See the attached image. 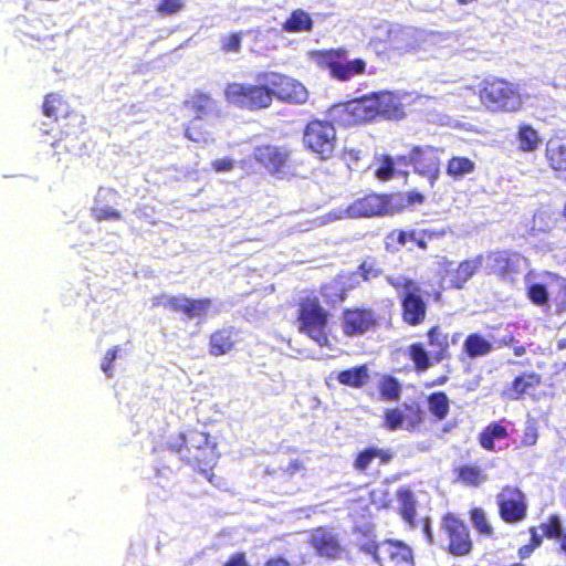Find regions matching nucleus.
Listing matches in <instances>:
<instances>
[{"label":"nucleus","mask_w":566,"mask_h":566,"mask_svg":"<svg viewBox=\"0 0 566 566\" xmlns=\"http://www.w3.org/2000/svg\"><path fill=\"white\" fill-rule=\"evenodd\" d=\"M463 348L469 357L478 358L489 355L493 349V345L482 335L474 333L467 337Z\"/></svg>","instance_id":"nucleus-26"},{"label":"nucleus","mask_w":566,"mask_h":566,"mask_svg":"<svg viewBox=\"0 0 566 566\" xmlns=\"http://www.w3.org/2000/svg\"><path fill=\"white\" fill-rule=\"evenodd\" d=\"M471 521L479 533L486 536L492 535V526L490 525L485 512L482 509H473L471 511Z\"/></svg>","instance_id":"nucleus-42"},{"label":"nucleus","mask_w":566,"mask_h":566,"mask_svg":"<svg viewBox=\"0 0 566 566\" xmlns=\"http://www.w3.org/2000/svg\"><path fill=\"white\" fill-rule=\"evenodd\" d=\"M443 530L449 536V549L453 555H465L471 551L472 543L467 526L454 515L443 517Z\"/></svg>","instance_id":"nucleus-16"},{"label":"nucleus","mask_w":566,"mask_h":566,"mask_svg":"<svg viewBox=\"0 0 566 566\" xmlns=\"http://www.w3.org/2000/svg\"><path fill=\"white\" fill-rule=\"evenodd\" d=\"M211 167L217 172H227L233 169L234 161L230 158H218L211 163Z\"/></svg>","instance_id":"nucleus-52"},{"label":"nucleus","mask_w":566,"mask_h":566,"mask_svg":"<svg viewBox=\"0 0 566 566\" xmlns=\"http://www.w3.org/2000/svg\"><path fill=\"white\" fill-rule=\"evenodd\" d=\"M240 329L232 325L221 326L208 336V353L212 357L228 355L237 349L241 340Z\"/></svg>","instance_id":"nucleus-15"},{"label":"nucleus","mask_w":566,"mask_h":566,"mask_svg":"<svg viewBox=\"0 0 566 566\" xmlns=\"http://www.w3.org/2000/svg\"><path fill=\"white\" fill-rule=\"evenodd\" d=\"M216 102L210 93L196 91L188 99L184 102V106L195 113L196 119H202L213 108Z\"/></svg>","instance_id":"nucleus-22"},{"label":"nucleus","mask_w":566,"mask_h":566,"mask_svg":"<svg viewBox=\"0 0 566 566\" xmlns=\"http://www.w3.org/2000/svg\"><path fill=\"white\" fill-rule=\"evenodd\" d=\"M410 356L419 370H426L430 366L428 353L421 344L410 346Z\"/></svg>","instance_id":"nucleus-44"},{"label":"nucleus","mask_w":566,"mask_h":566,"mask_svg":"<svg viewBox=\"0 0 566 566\" xmlns=\"http://www.w3.org/2000/svg\"><path fill=\"white\" fill-rule=\"evenodd\" d=\"M518 148L522 151H535L542 144V139L532 126L521 125L517 132Z\"/></svg>","instance_id":"nucleus-27"},{"label":"nucleus","mask_w":566,"mask_h":566,"mask_svg":"<svg viewBox=\"0 0 566 566\" xmlns=\"http://www.w3.org/2000/svg\"><path fill=\"white\" fill-rule=\"evenodd\" d=\"M293 306L298 333L314 340L319 347L329 346V312L323 306L319 297L314 293L305 294L295 301Z\"/></svg>","instance_id":"nucleus-3"},{"label":"nucleus","mask_w":566,"mask_h":566,"mask_svg":"<svg viewBox=\"0 0 566 566\" xmlns=\"http://www.w3.org/2000/svg\"><path fill=\"white\" fill-rule=\"evenodd\" d=\"M336 378L343 385L354 386V368L338 373Z\"/></svg>","instance_id":"nucleus-56"},{"label":"nucleus","mask_w":566,"mask_h":566,"mask_svg":"<svg viewBox=\"0 0 566 566\" xmlns=\"http://www.w3.org/2000/svg\"><path fill=\"white\" fill-rule=\"evenodd\" d=\"M282 29L289 33L308 32L313 29V20L307 12L296 9L284 21Z\"/></svg>","instance_id":"nucleus-25"},{"label":"nucleus","mask_w":566,"mask_h":566,"mask_svg":"<svg viewBox=\"0 0 566 566\" xmlns=\"http://www.w3.org/2000/svg\"><path fill=\"white\" fill-rule=\"evenodd\" d=\"M387 281L391 286L399 291L400 297H403V295L413 291H421L420 286L416 282L401 275L388 276Z\"/></svg>","instance_id":"nucleus-38"},{"label":"nucleus","mask_w":566,"mask_h":566,"mask_svg":"<svg viewBox=\"0 0 566 566\" xmlns=\"http://www.w3.org/2000/svg\"><path fill=\"white\" fill-rule=\"evenodd\" d=\"M412 235L413 234H410V231L394 230L387 235V244H390L391 242H397L400 245H407L408 238Z\"/></svg>","instance_id":"nucleus-51"},{"label":"nucleus","mask_w":566,"mask_h":566,"mask_svg":"<svg viewBox=\"0 0 566 566\" xmlns=\"http://www.w3.org/2000/svg\"><path fill=\"white\" fill-rule=\"evenodd\" d=\"M356 274H359L363 276L364 280H369L371 277H376L378 275V271L374 269L371 263L364 262L358 271H356Z\"/></svg>","instance_id":"nucleus-55"},{"label":"nucleus","mask_w":566,"mask_h":566,"mask_svg":"<svg viewBox=\"0 0 566 566\" xmlns=\"http://www.w3.org/2000/svg\"><path fill=\"white\" fill-rule=\"evenodd\" d=\"M422 530H423V533L428 539L429 543L432 542V532H431V527H430V520L428 517H424L422 520Z\"/></svg>","instance_id":"nucleus-62"},{"label":"nucleus","mask_w":566,"mask_h":566,"mask_svg":"<svg viewBox=\"0 0 566 566\" xmlns=\"http://www.w3.org/2000/svg\"><path fill=\"white\" fill-rule=\"evenodd\" d=\"M428 337L430 346L437 348V350L433 352L434 359L437 361H441L447 357V349L449 346L448 336L442 333L439 327H433L429 331Z\"/></svg>","instance_id":"nucleus-31"},{"label":"nucleus","mask_w":566,"mask_h":566,"mask_svg":"<svg viewBox=\"0 0 566 566\" xmlns=\"http://www.w3.org/2000/svg\"><path fill=\"white\" fill-rule=\"evenodd\" d=\"M199 119L193 118L188 123V125L185 128V136L195 143H206L208 132L203 127L202 124L198 122Z\"/></svg>","instance_id":"nucleus-40"},{"label":"nucleus","mask_w":566,"mask_h":566,"mask_svg":"<svg viewBox=\"0 0 566 566\" xmlns=\"http://www.w3.org/2000/svg\"><path fill=\"white\" fill-rule=\"evenodd\" d=\"M501 518L506 523H517L526 517L527 503L525 494L517 488L505 486L496 495Z\"/></svg>","instance_id":"nucleus-11"},{"label":"nucleus","mask_w":566,"mask_h":566,"mask_svg":"<svg viewBox=\"0 0 566 566\" xmlns=\"http://www.w3.org/2000/svg\"><path fill=\"white\" fill-rule=\"evenodd\" d=\"M184 8L182 0H160L157 4V12L163 15H171Z\"/></svg>","instance_id":"nucleus-49"},{"label":"nucleus","mask_w":566,"mask_h":566,"mask_svg":"<svg viewBox=\"0 0 566 566\" xmlns=\"http://www.w3.org/2000/svg\"><path fill=\"white\" fill-rule=\"evenodd\" d=\"M401 114L390 93L356 96V124L370 122L377 116L398 118Z\"/></svg>","instance_id":"nucleus-8"},{"label":"nucleus","mask_w":566,"mask_h":566,"mask_svg":"<svg viewBox=\"0 0 566 566\" xmlns=\"http://www.w3.org/2000/svg\"><path fill=\"white\" fill-rule=\"evenodd\" d=\"M537 436L535 432H526L523 442L527 446H533L536 442Z\"/></svg>","instance_id":"nucleus-64"},{"label":"nucleus","mask_w":566,"mask_h":566,"mask_svg":"<svg viewBox=\"0 0 566 566\" xmlns=\"http://www.w3.org/2000/svg\"><path fill=\"white\" fill-rule=\"evenodd\" d=\"M344 325L343 329L345 335L353 336L354 335V312L350 310L344 311Z\"/></svg>","instance_id":"nucleus-54"},{"label":"nucleus","mask_w":566,"mask_h":566,"mask_svg":"<svg viewBox=\"0 0 566 566\" xmlns=\"http://www.w3.org/2000/svg\"><path fill=\"white\" fill-rule=\"evenodd\" d=\"M380 394L384 399L396 400L400 395V385L392 377H382L379 381Z\"/></svg>","instance_id":"nucleus-39"},{"label":"nucleus","mask_w":566,"mask_h":566,"mask_svg":"<svg viewBox=\"0 0 566 566\" xmlns=\"http://www.w3.org/2000/svg\"><path fill=\"white\" fill-rule=\"evenodd\" d=\"M403 417V426L405 429L408 431L416 430L422 422V411L420 410L419 407L405 406Z\"/></svg>","instance_id":"nucleus-43"},{"label":"nucleus","mask_w":566,"mask_h":566,"mask_svg":"<svg viewBox=\"0 0 566 566\" xmlns=\"http://www.w3.org/2000/svg\"><path fill=\"white\" fill-rule=\"evenodd\" d=\"M546 157L551 167L566 180V136L549 139L546 145Z\"/></svg>","instance_id":"nucleus-20"},{"label":"nucleus","mask_w":566,"mask_h":566,"mask_svg":"<svg viewBox=\"0 0 566 566\" xmlns=\"http://www.w3.org/2000/svg\"><path fill=\"white\" fill-rule=\"evenodd\" d=\"M312 60L319 70L327 71L337 81H348L354 75V62L349 61L345 49L317 50L312 52Z\"/></svg>","instance_id":"nucleus-10"},{"label":"nucleus","mask_w":566,"mask_h":566,"mask_svg":"<svg viewBox=\"0 0 566 566\" xmlns=\"http://www.w3.org/2000/svg\"><path fill=\"white\" fill-rule=\"evenodd\" d=\"M421 291H413L401 297L402 317L409 325H418L423 322L427 305L420 295Z\"/></svg>","instance_id":"nucleus-19"},{"label":"nucleus","mask_w":566,"mask_h":566,"mask_svg":"<svg viewBox=\"0 0 566 566\" xmlns=\"http://www.w3.org/2000/svg\"><path fill=\"white\" fill-rule=\"evenodd\" d=\"M403 419V410L400 409H389L385 413L386 426L390 430L405 429Z\"/></svg>","instance_id":"nucleus-47"},{"label":"nucleus","mask_w":566,"mask_h":566,"mask_svg":"<svg viewBox=\"0 0 566 566\" xmlns=\"http://www.w3.org/2000/svg\"><path fill=\"white\" fill-rule=\"evenodd\" d=\"M387 32L389 50L399 54L417 52L427 38L424 31L408 27L391 28Z\"/></svg>","instance_id":"nucleus-12"},{"label":"nucleus","mask_w":566,"mask_h":566,"mask_svg":"<svg viewBox=\"0 0 566 566\" xmlns=\"http://www.w3.org/2000/svg\"><path fill=\"white\" fill-rule=\"evenodd\" d=\"M411 160L415 171L427 177L430 185L439 178V158L432 149L415 147L411 151Z\"/></svg>","instance_id":"nucleus-18"},{"label":"nucleus","mask_w":566,"mask_h":566,"mask_svg":"<svg viewBox=\"0 0 566 566\" xmlns=\"http://www.w3.org/2000/svg\"><path fill=\"white\" fill-rule=\"evenodd\" d=\"M42 114L55 123H59L62 119L76 120L80 117L76 111L71 107L64 95L55 92L49 93L44 96Z\"/></svg>","instance_id":"nucleus-17"},{"label":"nucleus","mask_w":566,"mask_h":566,"mask_svg":"<svg viewBox=\"0 0 566 566\" xmlns=\"http://www.w3.org/2000/svg\"><path fill=\"white\" fill-rule=\"evenodd\" d=\"M376 324L373 312L356 308V334L368 332L375 328Z\"/></svg>","instance_id":"nucleus-41"},{"label":"nucleus","mask_w":566,"mask_h":566,"mask_svg":"<svg viewBox=\"0 0 566 566\" xmlns=\"http://www.w3.org/2000/svg\"><path fill=\"white\" fill-rule=\"evenodd\" d=\"M167 449L178 454L186 463L198 468L209 481H212V470L220 454L216 441L208 432L196 428L179 432L167 443Z\"/></svg>","instance_id":"nucleus-2"},{"label":"nucleus","mask_w":566,"mask_h":566,"mask_svg":"<svg viewBox=\"0 0 566 566\" xmlns=\"http://www.w3.org/2000/svg\"><path fill=\"white\" fill-rule=\"evenodd\" d=\"M264 566H291V564L289 563V560L282 556H275V557H271L269 558L265 563H264Z\"/></svg>","instance_id":"nucleus-60"},{"label":"nucleus","mask_w":566,"mask_h":566,"mask_svg":"<svg viewBox=\"0 0 566 566\" xmlns=\"http://www.w3.org/2000/svg\"><path fill=\"white\" fill-rule=\"evenodd\" d=\"M213 301L210 297L193 298L186 294L160 295L155 297L154 305L163 306L175 313H180L188 319H206L212 307Z\"/></svg>","instance_id":"nucleus-9"},{"label":"nucleus","mask_w":566,"mask_h":566,"mask_svg":"<svg viewBox=\"0 0 566 566\" xmlns=\"http://www.w3.org/2000/svg\"><path fill=\"white\" fill-rule=\"evenodd\" d=\"M392 161L397 168H402L408 171V167L412 165L411 154L409 156L392 157Z\"/></svg>","instance_id":"nucleus-59"},{"label":"nucleus","mask_w":566,"mask_h":566,"mask_svg":"<svg viewBox=\"0 0 566 566\" xmlns=\"http://www.w3.org/2000/svg\"><path fill=\"white\" fill-rule=\"evenodd\" d=\"M459 479L468 485L479 486L486 481V474L479 467L464 465L459 470Z\"/></svg>","instance_id":"nucleus-36"},{"label":"nucleus","mask_w":566,"mask_h":566,"mask_svg":"<svg viewBox=\"0 0 566 566\" xmlns=\"http://www.w3.org/2000/svg\"><path fill=\"white\" fill-rule=\"evenodd\" d=\"M375 459H379L378 464L380 465L388 462L390 454L376 448L366 449L356 458V469H367L370 462Z\"/></svg>","instance_id":"nucleus-32"},{"label":"nucleus","mask_w":566,"mask_h":566,"mask_svg":"<svg viewBox=\"0 0 566 566\" xmlns=\"http://www.w3.org/2000/svg\"><path fill=\"white\" fill-rule=\"evenodd\" d=\"M222 566H250L245 553L237 552L229 556Z\"/></svg>","instance_id":"nucleus-53"},{"label":"nucleus","mask_w":566,"mask_h":566,"mask_svg":"<svg viewBox=\"0 0 566 566\" xmlns=\"http://www.w3.org/2000/svg\"><path fill=\"white\" fill-rule=\"evenodd\" d=\"M480 98L485 107L493 112H515L522 106L515 85L502 78H485L481 83Z\"/></svg>","instance_id":"nucleus-4"},{"label":"nucleus","mask_w":566,"mask_h":566,"mask_svg":"<svg viewBox=\"0 0 566 566\" xmlns=\"http://www.w3.org/2000/svg\"><path fill=\"white\" fill-rule=\"evenodd\" d=\"M302 470H304L303 461L294 459L287 464V467L283 471L287 475H294L296 472Z\"/></svg>","instance_id":"nucleus-57"},{"label":"nucleus","mask_w":566,"mask_h":566,"mask_svg":"<svg viewBox=\"0 0 566 566\" xmlns=\"http://www.w3.org/2000/svg\"><path fill=\"white\" fill-rule=\"evenodd\" d=\"M92 216L98 222L108 220L117 221L122 219V213L111 207H94L92 208Z\"/></svg>","instance_id":"nucleus-46"},{"label":"nucleus","mask_w":566,"mask_h":566,"mask_svg":"<svg viewBox=\"0 0 566 566\" xmlns=\"http://www.w3.org/2000/svg\"><path fill=\"white\" fill-rule=\"evenodd\" d=\"M541 530L543 535L547 537H558L562 535V524L559 522V518L556 516H552L549 518V522L547 524H542Z\"/></svg>","instance_id":"nucleus-50"},{"label":"nucleus","mask_w":566,"mask_h":566,"mask_svg":"<svg viewBox=\"0 0 566 566\" xmlns=\"http://www.w3.org/2000/svg\"><path fill=\"white\" fill-rule=\"evenodd\" d=\"M307 543L315 554L327 559H337L343 554V546L337 536L325 526L310 532Z\"/></svg>","instance_id":"nucleus-13"},{"label":"nucleus","mask_w":566,"mask_h":566,"mask_svg":"<svg viewBox=\"0 0 566 566\" xmlns=\"http://www.w3.org/2000/svg\"><path fill=\"white\" fill-rule=\"evenodd\" d=\"M421 234H424L428 241L440 239L444 235V231L422 230Z\"/></svg>","instance_id":"nucleus-61"},{"label":"nucleus","mask_w":566,"mask_h":566,"mask_svg":"<svg viewBox=\"0 0 566 566\" xmlns=\"http://www.w3.org/2000/svg\"><path fill=\"white\" fill-rule=\"evenodd\" d=\"M263 83L229 82L223 90L226 102L240 109L259 112L272 106L277 99L286 104H304L308 98L306 87L297 80L275 71L256 74Z\"/></svg>","instance_id":"nucleus-1"},{"label":"nucleus","mask_w":566,"mask_h":566,"mask_svg":"<svg viewBox=\"0 0 566 566\" xmlns=\"http://www.w3.org/2000/svg\"><path fill=\"white\" fill-rule=\"evenodd\" d=\"M304 147L315 154L319 159H329L336 146V132L332 123L313 119L310 120L303 130Z\"/></svg>","instance_id":"nucleus-5"},{"label":"nucleus","mask_w":566,"mask_h":566,"mask_svg":"<svg viewBox=\"0 0 566 566\" xmlns=\"http://www.w3.org/2000/svg\"><path fill=\"white\" fill-rule=\"evenodd\" d=\"M398 502L402 518L409 526L416 527V501L413 494L408 490H401L398 492Z\"/></svg>","instance_id":"nucleus-28"},{"label":"nucleus","mask_w":566,"mask_h":566,"mask_svg":"<svg viewBox=\"0 0 566 566\" xmlns=\"http://www.w3.org/2000/svg\"><path fill=\"white\" fill-rule=\"evenodd\" d=\"M292 149L275 144H261L254 147V161L270 176L279 179L287 176L292 168Z\"/></svg>","instance_id":"nucleus-7"},{"label":"nucleus","mask_w":566,"mask_h":566,"mask_svg":"<svg viewBox=\"0 0 566 566\" xmlns=\"http://www.w3.org/2000/svg\"><path fill=\"white\" fill-rule=\"evenodd\" d=\"M242 32L230 33L221 40V51L224 53H239L242 45Z\"/></svg>","instance_id":"nucleus-45"},{"label":"nucleus","mask_w":566,"mask_h":566,"mask_svg":"<svg viewBox=\"0 0 566 566\" xmlns=\"http://www.w3.org/2000/svg\"><path fill=\"white\" fill-rule=\"evenodd\" d=\"M368 378V367L366 365L356 367V387L364 385Z\"/></svg>","instance_id":"nucleus-58"},{"label":"nucleus","mask_w":566,"mask_h":566,"mask_svg":"<svg viewBox=\"0 0 566 566\" xmlns=\"http://www.w3.org/2000/svg\"><path fill=\"white\" fill-rule=\"evenodd\" d=\"M120 352L119 346H114L109 348L105 356L103 357V360L101 363V369L104 371V374L111 378L113 377V363L117 358L118 353Z\"/></svg>","instance_id":"nucleus-48"},{"label":"nucleus","mask_w":566,"mask_h":566,"mask_svg":"<svg viewBox=\"0 0 566 566\" xmlns=\"http://www.w3.org/2000/svg\"><path fill=\"white\" fill-rule=\"evenodd\" d=\"M541 382V376L531 373L518 376L512 384V390L515 392L514 398L517 399L522 394L526 392L531 388H535Z\"/></svg>","instance_id":"nucleus-35"},{"label":"nucleus","mask_w":566,"mask_h":566,"mask_svg":"<svg viewBox=\"0 0 566 566\" xmlns=\"http://www.w3.org/2000/svg\"><path fill=\"white\" fill-rule=\"evenodd\" d=\"M474 169L475 164L471 159L460 156L452 157L447 165V174L453 179H461L473 172Z\"/></svg>","instance_id":"nucleus-29"},{"label":"nucleus","mask_w":566,"mask_h":566,"mask_svg":"<svg viewBox=\"0 0 566 566\" xmlns=\"http://www.w3.org/2000/svg\"><path fill=\"white\" fill-rule=\"evenodd\" d=\"M375 176L381 180L387 181L396 176H401L406 178L408 176V171L402 168H397L395 163L392 161V156L389 155H379L374 159Z\"/></svg>","instance_id":"nucleus-23"},{"label":"nucleus","mask_w":566,"mask_h":566,"mask_svg":"<svg viewBox=\"0 0 566 566\" xmlns=\"http://www.w3.org/2000/svg\"><path fill=\"white\" fill-rule=\"evenodd\" d=\"M430 412L439 420L446 418L449 412V399L444 392H434L428 398Z\"/></svg>","instance_id":"nucleus-34"},{"label":"nucleus","mask_w":566,"mask_h":566,"mask_svg":"<svg viewBox=\"0 0 566 566\" xmlns=\"http://www.w3.org/2000/svg\"><path fill=\"white\" fill-rule=\"evenodd\" d=\"M534 551V546L532 545H524L518 549V556L522 559H525L531 556V554Z\"/></svg>","instance_id":"nucleus-63"},{"label":"nucleus","mask_w":566,"mask_h":566,"mask_svg":"<svg viewBox=\"0 0 566 566\" xmlns=\"http://www.w3.org/2000/svg\"><path fill=\"white\" fill-rule=\"evenodd\" d=\"M525 263L526 260L518 253L496 251L485 256L484 266L488 273L506 279L511 274L520 272Z\"/></svg>","instance_id":"nucleus-14"},{"label":"nucleus","mask_w":566,"mask_h":566,"mask_svg":"<svg viewBox=\"0 0 566 566\" xmlns=\"http://www.w3.org/2000/svg\"><path fill=\"white\" fill-rule=\"evenodd\" d=\"M388 212L387 202L384 197L368 195L356 200V217H374Z\"/></svg>","instance_id":"nucleus-21"},{"label":"nucleus","mask_w":566,"mask_h":566,"mask_svg":"<svg viewBox=\"0 0 566 566\" xmlns=\"http://www.w3.org/2000/svg\"><path fill=\"white\" fill-rule=\"evenodd\" d=\"M359 548L380 566H412L413 564L411 548L400 541L388 539L377 544L368 539L359 543Z\"/></svg>","instance_id":"nucleus-6"},{"label":"nucleus","mask_w":566,"mask_h":566,"mask_svg":"<svg viewBox=\"0 0 566 566\" xmlns=\"http://www.w3.org/2000/svg\"><path fill=\"white\" fill-rule=\"evenodd\" d=\"M507 434L506 429L499 424L493 423L488 426L482 433L480 434V443L481 446L490 451L494 450V440L503 439Z\"/></svg>","instance_id":"nucleus-33"},{"label":"nucleus","mask_w":566,"mask_h":566,"mask_svg":"<svg viewBox=\"0 0 566 566\" xmlns=\"http://www.w3.org/2000/svg\"><path fill=\"white\" fill-rule=\"evenodd\" d=\"M483 262L484 258L482 255H478L473 259L461 262L455 272L452 274V286L461 289L464 283L473 276L478 269L483 265Z\"/></svg>","instance_id":"nucleus-24"},{"label":"nucleus","mask_w":566,"mask_h":566,"mask_svg":"<svg viewBox=\"0 0 566 566\" xmlns=\"http://www.w3.org/2000/svg\"><path fill=\"white\" fill-rule=\"evenodd\" d=\"M526 285L527 296L533 304L537 306H545L548 304V292L544 284L531 283L530 280L527 279Z\"/></svg>","instance_id":"nucleus-37"},{"label":"nucleus","mask_w":566,"mask_h":566,"mask_svg":"<svg viewBox=\"0 0 566 566\" xmlns=\"http://www.w3.org/2000/svg\"><path fill=\"white\" fill-rule=\"evenodd\" d=\"M331 116L333 122L339 126H350L354 123V106L353 102H345L334 105L331 108Z\"/></svg>","instance_id":"nucleus-30"}]
</instances>
